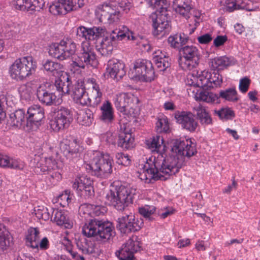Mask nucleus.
<instances>
[{
  "label": "nucleus",
  "instance_id": "obj_6",
  "mask_svg": "<svg viewBox=\"0 0 260 260\" xmlns=\"http://www.w3.org/2000/svg\"><path fill=\"white\" fill-rule=\"evenodd\" d=\"M118 6L116 2L104 4L99 8L100 15V21L104 23H112L117 22L120 17L119 7L127 13L132 7L133 5L128 0H118Z\"/></svg>",
  "mask_w": 260,
  "mask_h": 260
},
{
  "label": "nucleus",
  "instance_id": "obj_18",
  "mask_svg": "<svg viewBox=\"0 0 260 260\" xmlns=\"http://www.w3.org/2000/svg\"><path fill=\"white\" fill-rule=\"evenodd\" d=\"M72 96L77 104L91 106V98L88 96L82 81H78L74 84L72 89Z\"/></svg>",
  "mask_w": 260,
  "mask_h": 260
},
{
  "label": "nucleus",
  "instance_id": "obj_36",
  "mask_svg": "<svg viewBox=\"0 0 260 260\" xmlns=\"http://www.w3.org/2000/svg\"><path fill=\"white\" fill-rule=\"evenodd\" d=\"M211 68L218 71L222 70L231 64L230 58L225 56L215 57L212 59Z\"/></svg>",
  "mask_w": 260,
  "mask_h": 260
},
{
  "label": "nucleus",
  "instance_id": "obj_25",
  "mask_svg": "<svg viewBox=\"0 0 260 260\" xmlns=\"http://www.w3.org/2000/svg\"><path fill=\"white\" fill-rule=\"evenodd\" d=\"M102 111L100 120L107 124H111L115 120L113 109L111 103L106 101L101 107Z\"/></svg>",
  "mask_w": 260,
  "mask_h": 260
},
{
  "label": "nucleus",
  "instance_id": "obj_21",
  "mask_svg": "<svg viewBox=\"0 0 260 260\" xmlns=\"http://www.w3.org/2000/svg\"><path fill=\"white\" fill-rule=\"evenodd\" d=\"M134 138L129 131L124 128L119 132L117 136V146L124 150H127L133 147Z\"/></svg>",
  "mask_w": 260,
  "mask_h": 260
},
{
  "label": "nucleus",
  "instance_id": "obj_49",
  "mask_svg": "<svg viewBox=\"0 0 260 260\" xmlns=\"http://www.w3.org/2000/svg\"><path fill=\"white\" fill-rule=\"evenodd\" d=\"M210 83L212 84V88L217 87L222 83V78L219 74L218 71L214 70L213 74L211 73V77H209Z\"/></svg>",
  "mask_w": 260,
  "mask_h": 260
},
{
  "label": "nucleus",
  "instance_id": "obj_5",
  "mask_svg": "<svg viewBox=\"0 0 260 260\" xmlns=\"http://www.w3.org/2000/svg\"><path fill=\"white\" fill-rule=\"evenodd\" d=\"M90 164H86L85 168L91 174L99 178H108L113 172V160L108 154L96 152Z\"/></svg>",
  "mask_w": 260,
  "mask_h": 260
},
{
  "label": "nucleus",
  "instance_id": "obj_20",
  "mask_svg": "<svg viewBox=\"0 0 260 260\" xmlns=\"http://www.w3.org/2000/svg\"><path fill=\"white\" fill-rule=\"evenodd\" d=\"M7 125L17 128L26 125V115L25 110L23 109H19L11 113L7 120Z\"/></svg>",
  "mask_w": 260,
  "mask_h": 260
},
{
  "label": "nucleus",
  "instance_id": "obj_14",
  "mask_svg": "<svg viewBox=\"0 0 260 260\" xmlns=\"http://www.w3.org/2000/svg\"><path fill=\"white\" fill-rule=\"evenodd\" d=\"M54 85L49 84H42L37 89V96L39 101L47 106H55L58 99L53 92Z\"/></svg>",
  "mask_w": 260,
  "mask_h": 260
},
{
  "label": "nucleus",
  "instance_id": "obj_38",
  "mask_svg": "<svg viewBox=\"0 0 260 260\" xmlns=\"http://www.w3.org/2000/svg\"><path fill=\"white\" fill-rule=\"evenodd\" d=\"M53 213L54 214L53 221L58 225H64L65 227L69 228L71 226L68 221L66 212L64 210L53 209Z\"/></svg>",
  "mask_w": 260,
  "mask_h": 260
},
{
  "label": "nucleus",
  "instance_id": "obj_50",
  "mask_svg": "<svg viewBox=\"0 0 260 260\" xmlns=\"http://www.w3.org/2000/svg\"><path fill=\"white\" fill-rule=\"evenodd\" d=\"M68 5V10L70 11L77 10L83 7V0H64Z\"/></svg>",
  "mask_w": 260,
  "mask_h": 260
},
{
  "label": "nucleus",
  "instance_id": "obj_11",
  "mask_svg": "<svg viewBox=\"0 0 260 260\" xmlns=\"http://www.w3.org/2000/svg\"><path fill=\"white\" fill-rule=\"evenodd\" d=\"M123 30L114 29L111 31L108 30V37L105 39V43H103L104 50L103 52L107 54V55L111 54L113 51V45L118 40L126 39L128 40H136L137 37L134 35V33L130 31L126 27H123Z\"/></svg>",
  "mask_w": 260,
  "mask_h": 260
},
{
  "label": "nucleus",
  "instance_id": "obj_12",
  "mask_svg": "<svg viewBox=\"0 0 260 260\" xmlns=\"http://www.w3.org/2000/svg\"><path fill=\"white\" fill-rule=\"evenodd\" d=\"M73 120L72 111L65 107L57 108L54 118L50 122L51 128L55 132L68 128Z\"/></svg>",
  "mask_w": 260,
  "mask_h": 260
},
{
  "label": "nucleus",
  "instance_id": "obj_39",
  "mask_svg": "<svg viewBox=\"0 0 260 260\" xmlns=\"http://www.w3.org/2000/svg\"><path fill=\"white\" fill-rule=\"evenodd\" d=\"M76 240V245L79 250L84 254H91L94 252L92 243L85 238H82Z\"/></svg>",
  "mask_w": 260,
  "mask_h": 260
},
{
  "label": "nucleus",
  "instance_id": "obj_13",
  "mask_svg": "<svg viewBox=\"0 0 260 260\" xmlns=\"http://www.w3.org/2000/svg\"><path fill=\"white\" fill-rule=\"evenodd\" d=\"M73 67H77L84 69L87 65L95 67L98 64V60L93 49L86 43L82 45V52L75 59L72 64Z\"/></svg>",
  "mask_w": 260,
  "mask_h": 260
},
{
  "label": "nucleus",
  "instance_id": "obj_53",
  "mask_svg": "<svg viewBox=\"0 0 260 260\" xmlns=\"http://www.w3.org/2000/svg\"><path fill=\"white\" fill-rule=\"evenodd\" d=\"M78 181L80 183V188L83 189L85 187L93 186V181L90 177L86 175H82L78 177Z\"/></svg>",
  "mask_w": 260,
  "mask_h": 260
},
{
  "label": "nucleus",
  "instance_id": "obj_57",
  "mask_svg": "<svg viewBox=\"0 0 260 260\" xmlns=\"http://www.w3.org/2000/svg\"><path fill=\"white\" fill-rule=\"evenodd\" d=\"M6 102V98L4 96H0V123H1L6 117V113L5 111Z\"/></svg>",
  "mask_w": 260,
  "mask_h": 260
},
{
  "label": "nucleus",
  "instance_id": "obj_10",
  "mask_svg": "<svg viewBox=\"0 0 260 260\" xmlns=\"http://www.w3.org/2000/svg\"><path fill=\"white\" fill-rule=\"evenodd\" d=\"M180 56L178 63L184 71H190L199 65L201 54L199 49L193 45H186L180 48L179 50Z\"/></svg>",
  "mask_w": 260,
  "mask_h": 260
},
{
  "label": "nucleus",
  "instance_id": "obj_22",
  "mask_svg": "<svg viewBox=\"0 0 260 260\" xmlns=\"http://www.w3.org/2000/svg\"><path fill=\"white\" fill-rule=\"evenodd\" d=\"M173 7L177 13L186 19L190 17V10L193 8L191 0H174Z\"/></svg>",
  "mask_w": 260,
  "mask_h": 260
},
{
  "label": "nucleus",
  "instance_id": "obj_24",
  "mask_svg": "<svg viewBox=\"0 0 260 260\" xmlns=\"http://www.w3.org/2000/svg\"><path fill=\"white\" fill-rule=\"evenodd\" d=\"M209 77H211V73L204 71L202 72L201 74L198 76L193 77V79H191V85L200 87L202 89H208L212 88V84L209 80Z\"/></svg>",
  "mask_w": 260,
  "mask_h": 260
},
{
  "label": "nucleus",
  "instance_id": "obj_56",
  "mask_svg": "<svg viewBox=\"0 0 260 260\" xmlns=\"http://www.w3.org/2000/svg\"><path fill=\"white\" fill-rule=\"evenodd\" d=\"M250 83V80L247 77H245L242 78L240 80V83L239 86V90L242 93L246 92L248 89Z\"/></svg>",
  "mask_w": 260,
  "mask_h": 260
},
{
  "label": "nucleus",
  "instance_id": "obj_3",
  "mask_svg": "<svg viewBox=\"0 0 260 260\" xmlns=\"http://www.w3.org/2000/svg\"><path fill=\"white\" fill-rule=\"evenodd\" d=\"M151 7H153L157 9L156 13H152L149 19L152 22V26L154 30V36L161 35L163 36L168 35L171 31L172 27L170 16L167 7L166 0H145Z\"/></svg>",
  "mask_w": 260,
  "mask_h": 260
},
{
  "label": "nucleus",
  "instance_id": "obj_33",
  "mask_svg": "<svg viewBox=\"0 0 260 260\" xmlns=\"http://www.w3.org/2000/svg\"><path fill=\"white\" fill-rule=\"evenodd\" d=\"M12 242L11 235L0 224V254L3 253L8 249Z\"/></svg>",
  "mask_w": 260,
  "mask_h": 260
},
{
  "label": "nucleus",
  "instance_id": "obj_35",
  "mask_svg": "<svg viewBox=\"0 0 260 260\" xmlns=\"http://www.w3.org/2000/svg\"><path fill=\"white\" fill-rule=\"evenodd\" d=\"M237 91L235 87L220 90L218 95V99H222L229 102H236L239 100Z\"/></svg>",
  "mask_w": 260,
  "mask_h": 260
},
{
  "label": "nucleus",
  "instance_id": "obj_37",
  "mask_svg": "<svg viewBox=\"0 0 260 260\" xmlns=\"http://www.w3.org/2000/svg\"><path fill=\"white\" fill-rule=\"evenodd\" d=\"M68 7L64 0H58V3L50 6L49 11L54 15H65L70 12Z\"/></svg>",
  "mask_w": 260,
  "mask_h": 260
},
{
  "label": "nucleus",
  "instance_id": "obj_1",
  "mask_svg": "<svg viewBox=\"0 0 260 260\" xmlns=\"http://www.w3.org/2000/svg\"><path fill=\"white\" fill-rule=\"evenodd\" d=\"M171 155L167 158H154L151 164L140 175V179L150 183L153 181L166 180L177 173L189 158L197 153L196 144L190 139H176L172 142Z\"/></svg>",
  "mask_w": 260,
  "mask_h": 260
},
{
  "label": "nucleus",
  "instance_id": "obj_59",
  "mask_svg": "<svg viewBox=\"0 0 260 260\" xmlns=\"http://www.w3.org/2000/svg\"><path fill=\"white\" fill-rule=\"evenodd\" d=\"M16 9L28 11L29 0H14Z\"/></svg>",
  "mask_w": 260,
  "mask_h": 260
},
{
  "label": "nucleus",
  "instance_id": "obj_28",
  "mask_svg": "<svg viewBox=\"0 0 260 260\" xmlns=\"http://www.w3.org/2000/svg\"><path fill=\"white\" fill-rule=\"evenodd\" d=\"M62 41L59 43H53L50 45L48 48V53L50 56L59 60L62 61L67 59Z\"/></svg>",
  "mask_w": 260,
  "mask_h": 260
},
{
  "label": "nucleus",
  "instance_id": "obj_60",
  "mask_svg": "<svg viewBox=\"0 0 260 260\" xmlns=\"http://www.w3.org/2000/svg\"><path fill=\"white\" fill-rule=\"evenodd\" d=\"M208 92L209 91H207L206 89H200L198 90L195 94V98L196 100L200 101H202L206 102Z\"/></svg>",
  "mask_w": 260,
  "mask_h": 260
},
{
  "label": "nucleus",
  "instance_id": "obj_27",
  "mask_svg": "<svg viewBox=\"0 0 260 260\" xmlns=\"http://www.w3.org/2000/svg\"><path fill=\"white\" fill-rule=\"evenodd\" d=\"M189 40V37L184 33H177L171 35L168 39V42L172 48L180 49Z\"/></svg>",
  "mask_w": 260,
  "mask_h": 260
},
{
  "label": "nucleus",
  "instance_id": "obj_47",
  "mask_svg": "<svg viewBox=\"0 0 260 260\" xmlns=\"http://www.w3.org/2000/svg\"><path fill=\"white\" fill-rule=\"evenodd\" d=\"M216 112L220 119L225 120H231L235 117L234 111L230 108L221 109Z\"/></svg>",
  "mask_w": 260,
  "mask_h": 260
},
{
  "label": "nucleus",
  "instance_id": "obj_41",
  "mask_svg": "<svg viewBox=\"0 0 260 260\" xmlns=\"http://www.w3.org/2000/svg\"><path fill=\"white\" fill-rule=\"evenodd\" d=\"M92 89V95L91 98V107H95L101 103L103 94L98 84L96 83L93 84Z\"/></svg>",
  "mask_w": 260,
  "mask_h": 260
},
{
  "label": "nucleus",
  "instance_id": "obj_26",
  "mask_svg": "<svg viewBox=\"0 0 260 260\" xmlns=\"http://www.w3.org/2000/svg\"><path fill=\"white\" fill-rule=\"evenodd\" d=\"M72 84L71 77L68 73H62L58 80L55 81V86L56 89L61 92V94L69 93L70 86Z\"/></svg>",
  "mask_w": 260,
  "mask_h": 260
},
{
  "label": "nucleus",
  "instance_id": "obj_32",
  "mask_svg": "<svg viewBox=\"0 0 260 260\" xmlns=\"http://www.w3.org/2000/svg\"><path fill=\"white\" fill-rule=\"evenodd\" d=\"M153 60L159 71H164L171 66V60L167 53L160 52L153 57Z\"/></svg>",
  "mask_w": 260,
  "mask_h": 260
},
{
  "label": "nucleus",
  "instance_id": "obj_52",
  "mask_svg": "<svg viewBox=\"0 0 260 260\" xmlns=\"http://www.w3.org/2000/svg\"><path fill=\"white\" fill-rule=\"evenodd\" d=\"M82 118V125H90L93 120V112L89 109H86L83 114Z\"/></svg>",
  "mask_w": 260,
  "mask_h": 260
},
{
  "label": "nucleus",
  "instance_id": "obj_44",
  "mask_svg": "<svg viewBox=\"0 0 260 260\" xmlns=\"http://www.w3.org/2000/svg\"><path fill=\"white\" fill-rule=\"evenodd\" d=\"M115 255L119 260H133L134 255L131 253L123 245L120 249L115 252Z\"/></svg>",
  "mask_w": 260,
  "mask_h": 260
},
{
  "label": "nucleus",
  "instance_id": "obj_7",
  "mask_svg": "<svg viewBox=\"0 0 260 260\" xmlns=\"http://www.w3.org/2000/svg\"><path fill=\"white\" fill-rule=\"evenodd\" d=\"M37 68L36 61L32 56H27L17 59L9 68L12 79L22 81L34 74Z\"/></svg>",
  "mask_w": 260,
  "mask_h": 260
},
{
  "label": "nucleus",
  "instance_id": "obj_48",
  "mask_svg": "<svg viewBox=\"0 0 260 260\" xmlns=\"http://www.w3.org/2000/svg\"><path fill=\"white\" fill-rule=\"evenodd\" d=\"M156 127L157 131L160 133H167L169 129V125L167 118H159L156 123Z\"/></svg>",
  "mask_w": 260,
  "mask_h": 260
},
{
  "label": "nucleus",
  "instance_id": "obj_54",
  "mask_svg": "<svg viewBox=\"0 0 260 260\" xmlns=\"http://www.w3.org/2000/svg\"><path fill=\"white\" fill-rule=\"evenodd\" d=\"M80 196L85 199H91L94 196V190L93 186L85 187L81 190Z\"/></svg>",
  "mask_w": 260,
  "mask_h": 260
},
{
  "label": "nucleus",
  "instance_id": "obj_34",
  "mask_svg": "<svg viewBox=\"0 0 260 260\" xmlns=\"http://www.w3.org/2000/svg\"><path fill=\"white\" fill-rule=\"evenodd\" d=\"M196 111L197 119L203 125H207L212 123V119L208 112L203 106L199 105L194 108Z\"/></svg>",
  "mask_w": 260,
  "mask_h": 260
},
{
  "label": "nucleus",
  "instance_id": "obj_63",
  "mask_svg": "<svg viewBox=\"0 0 260 260\" xmlns=\"http://www.w3.org/2000/svg\"><path fill=\"white\" fill-rule=\"evenodd\" d=\"M23 164L21 161L14 159H10L9 168L11 169H22Z\"/></svg>",
  "mask_w": 260,
  "mask_h": 260
},
{
  "label": "nucleus",
  "instance_id": "obj_62",
  "mask_svg": "<svg viewBox=\"0 0 260 260\" xmlns=\"http://www.w3.org/2000/svg\"><path fill=\"white\" fill-rule=\"evenodd\" d=\"M45 164L46 165L47 169L51 171L55 170L57 168V162L55 159L52 158L46 159Z\"/></svg>",
  "mask_w": 260,
  "mask_h": 260
},
{
  "label": "nucleus",
  "instance_id": "obj_23",
  "mask_svg": "<svg viewBox=\"0 0 260 260\" xmlns=\"http://www.w3.org/2000/svg\"><path fill=\"white\" fill-rule=\"evenodd\" d=\"M209 77H211V73L204 71L202 72L201 74L198 76L193 77V79H191V85L200 87L202 89H208L212 88V84L209 80Z\"/></svg>",
  "mask_w": 260,
  "mask_h": 260
},
{
  "label": "nucleus",
  "instance_id": "obj_31",
  "mask_svg": "<svg viewBox=\"0 0 260 260\" xmlns=\"http://www.w3.org/2000/svg\"><path fill=\"white\" fill-rule=\"evenodd\" d=\"M165 141L163 137L159 135L153 136L150 141H147V146L149 148L154 149V150L160 152L161 154V158H164L163 152L166 151V146L164 144ZM166 157V158H167Z\"/></svg>",
  "mask_w": 260,
  "mask_h": 260
},
{
  "label": "nucleus",
  "instance_id": "obj_8",
  "mask_svg": "<svg viewBox=\"0 0 260 260\" xmlns=\"http://www.w3.org/2000/svg\"><path fill=\"white\" fill-rule=\"evenodd\" d=\"M108 30L105 27H95L91 28L80 26L76 29V37L81 40L82 39L88 41H95L97 47L102 55L107 56V54L103 52L104 46L103 43H105V39L108 37Z\"/></svg>",
  "mask_w": 260,
  "mask_h": 260
},
{
  "label": "nucleus",
  "instance_id": "obj_42",
  "mask_svg": "<svg viewBox=\"0 0 260 260\" xmlns=\"http://www.w3.org/2000/svg\"><path fill=\"white\" fill-rule=\"evenodd\" d=\"M44 69L51 73H54L57 72L58 71L61 70L63 66L60 63L53 61L49 59L44 60L42 63Z\"/></svg>",
  "mask_w": 260,
  "mask_h": 260
},
{
  "label": "nucleus",
  "instance_id": "obj_17",
  "mask_svg": "<svg viewBox=\"0 0 260 260\" xmlns=\"http://www.w3.org/2000/svg\"><path fill=\"white\" fill-rule=\"evenodd\" d=\"M106 74L113 79H121L126 74L124 63L117 59L109 60L106 65Z\"/></svg>",
  "mask_w": 260,
  "mask_h": 260
},
{
  "label": "nucleus",
  "instance_id": "obj_15",
  "mask_svg": "<svg viewBox=\"0 0 260 260\" xmlns=\"http://www.w3.org/2000/svg\"><path fill=\"white\" fill-rule=\"evenodd\" d=\"M26 126L32 129L38 128L44 119V110L40 106L33 105L27 111Z\"/></svg>",
  "mask_w": 260,
  "mask_h": 260
},
{
  "label": "nucleus",
  "instance_id": "obj_64",
  "mask_svg": "<svg viewBox=\"0 0 260 260\" xmlns=\"http://www.w3.org/2000/svg\"><path fill=\"white\" fill-rule=\"evenodd\" d=\"M197 39L199 42L202 44H207L210 42L212 40L211 35L209 34H205L198 37Z\"/></svg>",
  "mask_w": 260,
  "mask_h": 260
},
{
  "label": "nucleus",
  "instance_id": "obj_9",
  "mask_svg": "<svg viewBox=\"0 0 260 260\" xmlns=\"http://www.w3.org/2000/svg\"><path fill=\"white\" fill-rule=\"evenodd\" d=\"M130 79L135 81L151 82L154 79L155 73L152 62L143 59L137 60L133 69L128 73Z\"/></svg>",
  "mask_w": 260,
  "mask_h": 260
},
{
  "label": "nucleus",
  "instance_id": "obj_19",
  "mask_svg": "<svg viewBox=\"0 0 260 260\" xmlns=\"http://www.w3.org/2000/svg\"><path fill=\"white\" fill-rule=\"evenodd\" d=\"M60 148L63 154L69 158L80 157L83 150V147L77 143L76 139L71 142L67 140L61 142Z\"/></svg>",
  "mask_w": 260,
  "mask_h": 260
},
{
  "label": "nucleus",
  "instance_id": "obj_29",
  "mask_svg": "<svg viewBox=\"0 0 260 260\" xmlns=\"http://www.w3.org/2000/svg\"><path fill=\"white\" fill-rule=\"evenodd\" d=\"M40 232L37 228H30L27 231L25 236L26 245L32 249H38L39 240H40Z\"/></svg>",
  "mask_w": 260,
  "mask_h": 260
},
{
  "label": "nucleus",
  "instance_id": "obj_51",
  "mask_svg": "<svg viewBox=\"0 0 260 260\" xmlns=\"http://www.w3.org/2000/svg\"><path fill=\"white\" fill-rule=\"evenodd\" d=\"M44 3L40 0H29L28 11L31 13L35 11H40L43 8Z\"/></svg>",
  "mask_w": 260,
  "mask_h": 260
},
{
  "label": "nucleus",
  "instance_id": "obj_16",
  "mask_svg": "<svg viewBox=\"0 0 260 260\" xmlns=\"http://www.w3.org/2000/svg\"><path fill=\"white\" fill-rule=\"evenodd\" d=\"M194 117L195 115L190 112L177 111L175 113L177 122L181 124L183 128L190 132H194L198 126Z\"/></svg>",
  "mask_w": 260,
  "mask_h": 260
},
{
  "label": "nucleus",
  "instance_id": "obj_4",
  "mask_svg": "<svg viewBox=\"0 0 260 260\" xmlns=\"http://www.w3.org/2000/svg\"><path fill=\"white\" fill-rule=\"evenodd\" d=\"M83 234L88 238L105 242L115 235L111 223L96 218L90 219L82 227Z\"/></svg>",
  "mask_w": 260,
  "mask_h": 260
},
{
  "label": "nucleus",
  "instance_id": "obj_2",
  "mask_svg": "<svg viewBox=\"0 0 260 260\" xmlns=\"http://www.w3.org/2000/svg\"><path fill=\"white\" fill-rule=\"evenodd\" d=\"M136 189L130 186L116 185L110 189L107 197L112 206L118 211H125V215L116 220V227L122 234H128L140 230L143 224L142 219L138 220L132 213H126L127 208L133 203Z\"/></svg>",
  "mask_w": 260,
  "mask_h": 260
},
{
  "label": "nucleus",
  "instance_id": "obj_45",
  "mask_svg": "<svg viewBox=\"0 0 260 260\" xmlns=\"http://www.w3.org/2000/svg\"><path fill=\"white\" fill-rule=\"evenodd\" d=\"M123 245L134 255L135 253L140 251L141 249L139 243L134 241L131 238L129 239Z\"/></svg>",
  "mask_w": 260,
  "mask_h": 260
},
{
  "label": "nucleus",
  "instance_id": "obj_40",
  "mask_svg": "<svg viewBox=\"0 0 260 260\" xmlns=\"http://www.w3.org/2000/svg\"><path fill=\"white\" fill-rule=\"evenodd\" d=\"M67 59L74 55L76 51V44L71 39L67 38L61 40Z\"/></svg>",
  "mask_w": 260,
  "mask_h": 260
},
{
  "label": "nucleus",
  "instance_id": "obj_30",
  "mask_svg": "<svg viewBox=\"0 0 260 260\" xmlns=\"http://www.w3.org/2000/svg\"><path fill=\"white\" fill-rule=\"evenodd\" d=\"M132 101L127 94L120 93L116 95L114 102L115 106L119 112L125 113Z\"/></svg>",
  "mask_w": 260,
  "mask_h": 260
},
{
  "label": "nucleus",
  "instance_id": "obj_55",
  "mask_svg": "<svg viewBox=\"0 0 260 260\" xmlns=\"http://www.w3.org/2000/svg\"><path fill=\"white\" fill-rule=\"evenodd\" d=\"M116 157L117 159V162L119 165L128 166L131 163V160L128 156L123 153H117Z\"/></svg>",
  "mask_w": 260,
  "mask_h": 260
},
{
  "label": "nucleus",
  "instance_id": "obj_46",
  "mask_svg": "<svg viewBox=\"0 0 260 260\" xmlns=\"http://www.w3.org/2000/svg\"><path fill=\"white\" fill-rule=\"evenodd\" d=\"M155 209L154 206H146L139 208V213L146 219L151 221L153 218L151 217V215L154 213Z\"/></svg>",
  "mask_w": 260,
  "mask_h": 260
},
{
  "label": "nucleus",
  "instance_id": "obj_61",
  "mask_svg": "<svg viewBox=\"0 0 260 260\" xmlns=\"http://www.w3.org/2000/svg\"><path fill=\"white\" fill-rule=\"evenodd\" d=\"M106 141L109 144L117 145V137L111 133H107L106 136Z\"/></svg>",
  "mask_w": 260,
  "mask_h": 260
},
{
  "label": "nucleus",
  "instance_id": "obj_43",
  "mask_svg": "<svg viewBox=\"0 0 260 260\" xmlns=\"http://www.w3.org/2000/svg\"><path fill=\"white\" fill-rule=\"evenodd\" d=\"M34 212L38 218L42 219L45 221L48 220L51 217L48 209L44 206H39L35 207Z\"/></svg>",
  "mask_w": 260,
  "mask_h": 260
},
{
  "label": "nucleus",
  "instance_id": "obj_58",
  "mask_svg": "<svg viewBox=\"0 0 260 260\" xmlns=\"http://www.w3.org/2000/svg\"><path fill=\"white\" fill-rule=\"evenodd\" d=\"M19 93L21 97L26 100H30L31 95V89L29 87L23 85L19 89Z\"/></svg>",
  "mask_w": 260,
  "mask_h": 260
}]
</instances>
